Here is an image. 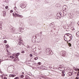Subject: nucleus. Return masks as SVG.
<instances>
[{
	"label": "nucleus",
	"mask_w": 79,
	"mask_h": 79,
	"mask_svg": "<svg viewBox=\"0 0 79 79\" xmlns=\"http://www.w3.org/2000/svg\"><path fill=\"white\" fill-rule=\"evenodd\" d=\"M49 26L50 27H53V24H52V23H51L49 25Z\"/></svg>",
	"instance_id": "nucleus-10"
},
{
	"label": "nucleus",
	"mask_w": 79,
	"mask_h": 79,
	"mask_svg": "<svg viewBox=\"0 0 79 79\" xmlns=\"http://www.w3.org/2000/svg\"><path fill=\"white\" fill-rule=\"evenodd\" d=\"M64 40H65V41H66V42H68V40L67 41V40H65V38H64Z\"/></svg>",
	"instance_id": "nucleus-38"
},
{
	"label": "nucleus",
	"mask_w": 79,
	"mask_h": 79,
	"mask_svg": "<svg viewBox=\"0 0 79 79\" xmlns=\"http://www.w3.org/2000/svg\"><path fill=\"white\" fill-rule=\"evenodd\" d=\"M8 6H6L5 7L6 9H8Z\"/></svg>",
	"instance_id": "nucleus-31"
},
{
	"label": "nucleus",
	"mask_w": 79,
	"mask_h": 79,
	"mask_svg": "<svg viewBox=\"0 0 79 79\" xmlns=\"http://www.w3.org/2000/svg\"><path fill=\"white\" fill-rule=\"evenodd\" d=\"M49 53L50 55H53V52H49Z\"/></svg>",
	"instance_id": "nucleus-16"
},
{
	"label": "nucleus",
	"mask_w": 79,
	"mask_h": 79,
	"mask_svg": "<svg viewBox=\"0 0 79 79\" xmlns=\"http://www.w3.org/2000/svg\"><path fill=\"white\" fill-rule=\"evenodd\" d=\"M79 23H77V24H78V25L79 24Z\"/></svg>",
	"instance_id": "nucleus-53"
},
{
	"label": "nucleus",
	"mask_w": 79,
	"mask_h": 79,
	"mask_svg": "<svg viewBox=\"0 0 79 79\" xmlns=\"http://www.w3.org/2000/svg\"><path fill=\"white\" fill-rule=\"evenodd\" d=\"M3 16H4V17H5V16H6V12L5 11H3Z\"/></svg>",
	"instance_id": "nucleus-8"
},
{
	"label": "nucleus",
	"mask_w": 79,
	"mask_h": 79,
	"mask_svg": "<svg viewBox=\"0 0 79 79\" xmlns=\"http://www.w3.org/2000/svg\"><path fill=\"white\" fill-rule=\"evenodd\" d=\"M18 79V77H15L14 79Z\"/></svg>",
	"instance_id": "nucleus-39"
},
{
	"label": "nucleus",
	"mask_w": 79,
	"mask_h": 79,
	"mask_svg": "<svg viewBox=\"0 0 79 79\" xmlns=\"http://www.w3.org/2000/svg\"><path fill=\"white\" fill-rule=\"evenodd\" d=\"M77 70H78V71H79V69H77Z\"/></svg>",
	"instance_id": "nucleus-50"
},
{
	"label": "nucleus",
	"mask_w": 79,
	"mask_h": 79,
	"mask_svg": "<svg viewBox=\"0 0 79 79\" xmlns=\"http://www.w3.org/2000/svg\"><path fill=\"white\" fill-rule=\"evenodd\" d=\"M77 76H79V74L78 73H77Z\"/></svg>",
	"instance_id": "nucleus-42"
},
{
	"label": "nucleus",
	"mask_w": 79,
	"mask_h": 79,
	"mask_svg": "<svg viewBox=\"0 0 79 79\" xmlns=\"http://www.w3.org/2000/svg\"><path fill=\"white\" fill-rule=\"evenodd\" d=\"M24 51H23L22 52V53H24Z\"/></svg>",
	"instance_id": "nucleus-34"
},
{
	"label": "nucleus",
	"mask_w": 79,
	"mask_h": 79,
	"mask_svg": "<svg viewBox=\"0 0 79 79\" xmlns=\"http://www.w3.org/2000/svg\"><path fill=\"white\" fill-rule=\"evenodd\" d=\"M71 40H69V41H71Z\"/></svg>",
	"instance_id": "nucleus-52"
},
{
	"label": "nucleus",
	"mask_w": 79,
	"mask_h": 79,
	"mask_svg": "<svg viewBox=\"0 0 79 79\" xmlns=\"http://www.w3.org/2000/svg\"><path fill=\"white\" fill-rule=\"evenodd\" d=\"M15 58H16L17 60V59H18V57L16 56L15 57Z\"/></svg>",
	"instance_id": "nucleus-33"
},
{
	"label": "nucleus",
	"mask_w": 79,
	"mask_h": 79,
	"mask_svg": "<svg viewBox=\"0 0 79 79\" xmlns=\"http://www.w3.org/2000/svg\"><path fill=\"white\" fill-rule=\"evenodd\" d=\"M62 73H64V71H62Z\"/></svg>",
	"instance_id": "nucleus-47"
},
{
	"label": "nucleus",
	"mask_w": 79,
	"mask_h": 79,
	"mask_svg": "<svg viewBox=\"0 0 79 79\" xmlns=\"http://www.w3.org/2000/svg\"><path fill=\"white\" fill-rule=\"evenodd\" d=\"M76 79H79V77H76Z\"/></svg>",
	"instance_id": "nucleus-44"
},
{
	"label": "nucleus",
	"mask_w": 79,
	"mask_h": 79,
	"mask_svg": "<svg viewBox=\"0 0 79 79\" xmlns=\"http://www.w3.org/2000/svg\"><path fill=\"white\" fill-rule=\"evenodd\" d=\"M70 23H71V24H72V21H70Z\"/></svg>",
	"instance_id": "nucleus-46"
},
{
	"label": "nucleus",
	"mask_w": 79,
	"mask_h": 79,
	"mask_svg": "<svg viewBox=\"0 0 79 79\" xmlns=\"http://www.w3.org/2000/svg\"><path fill=\"white\" fill-rule=\"evenodd\" d=\"M20 6L22 8H24L26 6V4H21L20 5Z\"/></svg>",
	"instance_id": "nucleus-5"
},
{
	"label": "nucleus",
	"mask_w": 79,
	"mask_h": 79,
	"mask_svg": "<svg viewBox=\"0 0 79 79\" xmlns=\"http://www.w3.org/2000/svg\"><path fill=\"white\" fill-rule=\"evenodd\" d=\"M36 39H37V38H35V37H33L31 40L32 43H34L36 42Z\"/></svg>",
	"instance_id": "nucleus-2"
},
{
	"label": "nucleus",
	"mask_w": 79,
	"mask_h": 79,
	"mask_svg": "<svg viewBox=\"0 0 79 79\" xmlns=\"http://www.w3.org/2000/svg\"><path fill=\"white\" fill-rule=\"evenodd\" d=\"M39 37L40 38H38L37 39L36 38V42H40L41 41V38H40V36H39Z\"/></svg>",
	"instance_id": "nucleus-3"
},
{
	"label": "nucleus",
	"mask_w": 79,
	"mask_h": 79,
	"mask_svg": "<svg viewBox=\"0 0 79 79\" xmlns=\"http://www.w3.org/2000/svg\"><path fill=\"white\" fill-rule=\"evenodd\" d=\"M72 19H71V21H72Z\"/></svg>",
	"instance_id": "nucleus-62"
},
{
	"label": "nucleus",
	"mask_w": 79,
	"mask_h": 79,
	"mask_svg": "<svg viewBox=\"0 0 79 79\" xmlns=\"http://www.w3.org/2000/svg\"><path fill=\"white\" fill-rule=\"evenodd\" d=\"M13 10H11L10 11V13H13Z\"/></svg>",
	"instance_id": "nucleus-26"
},
{
	"label": "nucleus",
	"mask_w": 79,
	"mask_h": 79,
	"mask_svg": "<svg viewBox=\"0 0 79 79\" xmlns=\"http://www.w3.org/2000/svg\"><path fill=\"white\" fill-rule=\"evenodd\" d=\"M40 33L41 34H42V32H40Z\"/></svg>",
	"instance_id": "nucleus-43"
},
{
	"label": "nucleus",
	"mask_w": 79,
	"mask_h": 79,
	"mask_svg": "<svg viewBox=\"0 0 79 79\" xmlns=\"http://www.w3.org/2000/svg\"><path fill=\"white\" fill-rule=\"evenodd\" d=\"M67 1H68V0H67Z\"/></svg>",
	"instance_id": "nucleus-58"
},
{
	"label": "nucleus",
	"mask_w": 79,
	"mask_h": 79,
	"mask_svg": "<svg viewBox=\"0 0 79 79\" xmlns=\"http://www.w3.org/2000/svg\"><path fill=\"white\" fill-rule=\"evenodd\" d=\"M6 46L7 47V48L8 47H9V46L8 45H6Z\"/></svg>",
	"instance_id": "nucleus-45"
},
{
	"label": "nucleus",
	"mask_w": 79,
	"mask_h": 79,
	"mask_svg": "<svg viewBox=\"0 0 79 79\" xmlns=\"http://www.w3.org/2000/svg\"><path fill=\"white\" fill-rule=\"evenodd\" d=\"M15 61V60H14V61Z\"/></svg>",
	"instance_id": "nucleus-61"
},
{
	"label": "nucleus",
	"mask_w": 79,
	"mask_h": 79,
	"mask_svg": "<svg viewBox=\"0 0 79 79\" xmlns=\"http://www.w3.org/2000/svg\"><path fill=\"white\" fill-rule=\"evenodd\" d=\"M15 16H17V17H19V18H23V16L21 15H20L19 12H17L16 11V12H15Z\"/></svg>",
	"instance_id": "nucleus-1"
},
{
	"label": "nucleus",
	"mask_w": 79,
	"mask_h": 79,
	"mask_svg": "<svg viewBox=\"0 0 79 79\" xmlns=\"http://www.w3.org/2000/svg\"><path fill=\"white\" fill-rule=\"evenodd\" d=\"M66 31L67 32H68V31H69V28H66Z\"/></svg>",
	"instance_id": "nucleus-24"
},
{
	"label": "nucleus",
	"mask_w": 79,
	"mask_h": 79,
	"mask_svg": "<svg viewBox=\"0 0 79 79\" xmlns=\"http://www.w3.org/2000/svg\"><path fill=\"white\" fill-rule=\"evenodd\" d=\"M3 39H5V38H3Z\"/></svg>",
	"instance_id": "nucleus-55"
},
{
	"label": "nucleus",
	"mask_w": 79,
	"mask_h": 79,
	"mask_svg": "<svg viewBox=\"0 0 79 79\" xmlns=\"http://www.w3.org/2000/svg\"><path fill=\"white\" fill-rule=\"evenodd\" d=\"M62 75L63 76H65V74H64V73H63L62 74Z\"/></svg>",
	"instance_id": "nucleus-35"
},
{
	"label": "nucleus",
	"mask_w": 79,
	"mask_h": 79,
	"mask_svg": "<svg viewBox=\"0 0 79 79\" xmlns=\"http://www.w3.org/2000/svg\"><path fill=\"white\" fill-rule=\"evenodd\" d=\"M14 10H16V9H17L16 7L15 6V7L14 8Z\"/></svg>",
	"instance_id": "nucleus-37"
},
{
	"label": "nucleus",
	"mask_w": 79,
	"mask_h": 79,
	"mask_svg": "<svg viewBox=\"0 0 79 79\" xmlns=\"http://www.w3.org/2000/svg\"><path fill=\"white\" fill-rule=\"evenodd\" d=\"M16 56H19V53H18L17 54H16Z\"/></svg>",
	"instance_id": "nucleus-29"
},
{
	"label": "nucleus",
	"mask_w": 79,
	"mask_h": 79,
	"mask_svg": "<svg viewBox=\"0 0 79 79\" xmlns=\"http://www.w3.org/2000/svg\"><path fill=\"white\" fill-rule=\"evenodd\" d=\"M7 42V41H6V40H4V44H6Z\"/></svg>",
	"instance_id": "nucleus-19"
},
{
	"label": "nucleus",
	"mask_w": 79,
	"mask_h": 79,
	"mask_svg": "<svg viewBox=\"0 0 79 79\" xmlns=\"http://www.w3.org/2000/svg\"><path fill=\"white\" fill-rule=\"evenodd\" d=\"M62 54L63 55H65L66 54V52L65 51H64Z\"/></svg>",
	"instance_id": "nucleus-13"
},
{
	"label": "nucleus",
	"mask_w": 79,
	"mask_h": 79,
	"mask_svg": "<svg viewBox=\"0 0 79 79\" xmlns=\"http://www.w3.org/2000/svg\"><path fill=\"white\" fill-rule=\"evenodd\" d=\"M10 58H11L13 59V58H14V57H13V56H10Z\"/></svg>",
	"instance_id": "nucleus-32"
},
{
	"label": "nucleus",
	"mask_w": 79,
	"mask_h": 79,
	"mask_svg": "<svg viewBox=\"0 0 79 79\" xmlns=\"http://www.w3.org/2000/svg\"><path fill=\"white\" fill-rule=\"evenodd\" d=\"M63 10H64V11H66V7H63Z\"/></svg>",
	"instance_id": "nucleus-14"
},
{
	"label": "nucleus",
	"mask_w": 79,
	"mask_h": 79,
	"mask_svg": "<svg viewBox=\"0 0 79 79\" xmlns=\"http://www.w3.org/2000/svg\"><path fill=\"white\" fill-rule=\"evenodd\" d=\"M2 24H3V22H0V26H1V25H2Z\"/></svg>",
	"instance_id": "nucleus-23"
},
{
	"label": "nucleus",
	"mask_w": 79,
	"mask_h": 79,
	"mask_svg": "<svg viewBox=\"0 0 79 79\" xmlns=\"http://www.w3.org/2000/svg\"><path fill=\"white\" fill-rule=\"evenodd\" d=\"M22 74H24V72H22Z\"/></svg>",
	"instance_id": "nucleus-48"
},
{
	"label": "nucleus",
	"mask_w": 79,
	"mask_h": 79,
	"mask_svg": "<svg viewBox=\"0 0 79 79\" xmlns=\"http://www.w3.org/2000/svg\"><path fill=\"white\" fill-rule=\"evenodd\" d=\"M38 57H35V58H34V60H38Z\"/></svg>",
	"instance_id": "nucleus-20"
},
{
	"label": "nucleus",
	"mask_w": 79,
	"mask_h": 79,
	"mask_svg": "<svg viewBox=\"0 0 79 79\" xmlns=\"http://www.w3.org/2000/svg\"><path fill=\"white\" fill-rule=\"evenodd\" d=\"M26 79H30V78L29 77V76H26Z\"/></svg>",
	"instance_id": "nucleus-17"
},
{
	"label": "nucleus",
	"mask_w": 79,
	"mask_h": 79,
	"mask_svg": "<svg viewBox=\"0 0 79 79\" xmlns=\"http://www.w3.org/2000/svg\"><path fill=\"white\" fill-rule=\"evenodd\" d=\"M40 52H39V53H40Z\"/></svg>",
	"instance_id": "nucleus-57"
},
{
	"label": "nucleus",
	"mask_w": 79,
	"mask_h": 79,
	"mask_svg": "<svg viewBox=\"0 0 79 79\" xmlns=\"http://www.w3.org/2000/svg\"><path fill=\"white\" fill-rule=\"evenodd\" d=\"M27 48L28 49H29L30 48H31V47H30V46H29L28 45H27Z\"/></svg>",
	"instance_id": "nucleus-15"
},
{
	"label": "nucleus",
	"mask_w": 79,
	"mask_h": 79,
	"mask_svg": "<svg viewBox=\"0 0 79 79\" xmlns=\"http://www.w3.org/2000/svg\"><path fill=\"white\" fill-rule=\"evenodd\" d=\"M13 15L14 16H15V17H16V15H15V14H14V13H13Z\"/></svg>",
	"instance_id": "nucleus-36"
},
{
	"label": "nucleus",
	"mask_w": 79,
	"mask_h": 79,
	"mask_svg": "<svg viewBox=\"0 0 79 79\" xmlns=\"http://www.w3.org/2000/svg\"><path fill=\"white\" fill-rule=\"evenodd\" d=\"M38 64H40H40H42V63H41L39 62H38Z\"/></svg>",
	"instance_id": "nucleus-28"
},
{
	"label": "nucleus",
	"mask_w": 79,
	"mask_h": 79,
	"mask_svg": "<svg viewBox=\"0 0 79 79\" xmlns=\"http://www.w3.org/2000/svg\"><path fill=\"white\" fill-rule=\"evenodd\" d=\"M1 62V61H0V62Z\"/></svg>",
	"instance_id": "nucleus-59"
},
{
	"label": "nucleus",
	"mask_w": 79,
	"mask_h": 79,
	"mask_svg": "<svg viewBox=\"0 0 79 79\" xmlns=\"http://www.w3.org/2000/svg\"><path fill=\"white\" fill-rule=\"evenodd\" d=\"M78 74H79V72H78Z\"/></svg>",
	"instance_id": "nucleus-60"
},
{
	"label": "nucleus",
	"mask_w": 79,
	"mask_h": 79,
	"mask_svg": "<svg viewBox=\"0 0 79 79\" xmlns=\"http://www.w3.org/2000/svg\"><path fill=\"white\" fill-rule=\"evenodd\" d=\"M20 78H23V77H24V75H21L20 76Z\"/></svg>",
	"instance_id": "nucleus-18"
},
{
	"label": "nucleus",
	"mask_w": 79,
	"mask_h": 79,
	"mask_svg": "<svg viewBox=\"0 0 79 79\" xmlns=\"http://www.w3.org/2000/svg\"><path fill=\"white\" fill-rule=\"evenodd\" d=\"M69 47H71V44L70 43H69Z\"/></svg>",
	"instance_id": "nucleus-25"
},
{
	"label": "nucleus",
	"mask_w": 79,
	"mask_h": 79,
	"mask_svg": "<svg viewBox=\"0 0 79 79\" xmlns=\"http://www.w3.org/2000/svg\"><path fill=\"white\" fill-rule=\"evenodd\" d=\"M51 24H53V23H52Z\"/></svg>",
	"instance_id": "nucleus-56"
},
{
	"label": "nucleus",
	"mask_w": 79,
	"mask_h": 79,
	"mask_svg": "<svg viewBox=\"0 0 79 79\" xmlns=\"http://www.w3.org/2000/svg\"><path fill=\"white\" fill-rule=\"evenodd\" d=\"M15 76V75H9V77H12Z\"/></svg>",
	"instance_id": "nucleus-9"
},
{
	"label": "nucleus",
	"mask_w": 79,
	"mask_h": 79,
	"mask_svg": "<svg viewBox=\"0 0 79 79\" xmlns=\"http://www.w3.org/2000/svg\"><path fill=\"white\" fill-rule=\"evenodd\" d=\"M69 34H68V33L66 34V35H67V36H69Z\"/></svg>",
	"instance_id": "nucleus-40"
},
{
	"label": "nucleus",
	"mask_w": 79,
	"mask_h": 79,
	"mask_svg": "<svg viewBox=\"0 0 79 79\" xmlns=\"http://www.w3.org/2000/svg\"><path fill=\"white\" fill-rule=\"evenodd\" d=\"M78 25H79V24H78Z\"/></svg>",
	"instance_id": "nucleus-63"
},
{
	"label": "nucleus",
	"mask_w": 79,
	"mask_h": 79,
	"mask_svg": "<svg viewBox=\"0 0 79 79\" xmlns=\"http://www.w3.org/2000/svg\"><path fill=\"white\" fill-rule=\"evenodd\" d=\"M70 39H71V40H72V39H73V37H71V36H70Z\"/></svg>",
	"instance_id": "nucleus-27"
},
{
	"label": "nucleus",
	"mask_w": 79,
	"mask_h": 79,
	"mask_svg": "<svg viewBox=\"0 0 79 79\" xmlns=\"http://www.w3.org/2000/svg\"><path fill=\"white\" fill-rule=\"evenodd\" d=\"M49 68H52V67H49Z\"/></svg>",
	"instance_id": "nucleus-51"
},
{
	"label": "nucleus",
	"mask_w": 79,
	"mask_h": 79,
	"mask_svg": "<svg viewBox=\"0 0 79 79\" xmlns=\"http://www.w3.org/2000/svg\"><path fill=\"white\" fill-rule=\"evenodd\" d=\"M0 29H2V27H0Z\"/></svg>",
	"instance_id": "nucleus-49"
},
{
	"label": "nucleus",
	"mask_w": 79,
	"mask_h": 79,
	"mask_svg": "<svg viewBox=\"0 0 79 79\" xmlns=\"http://www.w3.org/2000/svg\"><path fill=\"white\" fill-rule=\"evenodd\" d=\"M50 50L49 49H47L46 50V52H48V53H50Z\"/></svg>",
	"instance_id": "nucleus-11"
},
{
	"label": "nucleus",
	"mask_w": 79,
	"mask_h": 79,
	"mask_svg": "<svg viewBox=\"0 0 79 79\" xmlns=\"http://www.w3.org/2000/svg\"><path fill=\"white\" fill-rule=\"evenodd\" d=\"M77 35L78 36H79V31L77 32Z\"/></svg>",
	"instance_id": "nucleus-21"
},
{
	"label": "nucleus",
	"mask_w": 79,
	"mask_h": 79,
	"mask_svg": "<svg viewBox=\"0 0 79 79\" xmlns=\"http://www.w3.org/2000/svg\"><path fill=\"white\" fill-rule=\"evenodd\" d=\"M64 37H65V35H64Z\"/></svg>",
	"instance_id": "nucleus-54"
},
{
	"label": "nucleus",
	"mask_w": 79,
	"mask_h": 79,
	"mask_svg": "<svg viewBox=\"0 0 79 79\" xmlns=\"http://www.w3.org/2000/svg\"><path fill=\"white\" fill-rule=\"evenodd\" d=\"M22 40H19V44L20 45H21V44H22Z\"/></svg>",
	"instance_id": "nucleus-7"
},
{
	"label": "nucleus",
	"mask_w": 79,
	"mask_h": 79,
	"mask_svg": "<svg viewBox=\"0 0 79 79\" xmlns=\"http://www.w3.org/2000/svg\"><path fill=\"white\" fill-rule=\"evenodd\" d=\"M73 69H74V70H75V71H77V69H76V68H75V67H73Z\"/></svg>",
	"instance_id": "nucleus-22"
},
{
	"label": "nucleus",
	"mask_w": 79,
	"mask_h": 79,
	"mask_svg": "<svg viewBox=\"0 0 79 79\" xmlns=\"http://www.w3.org/2000/svg\"><path fill=\"white\" fill-rule=\"evenodd\" d=\"M10 28L11 30V31H12V32H15V29L13 28V27H11Z\"/></svg>",
	"instance_id": "nucleus-6"
},
{
	"label": "nucleus",
	"mask_w": 79,
	"mask_h": 79,
	"mask_svg": "<svg viewBox=\"0 0 79 79\" xmlns=\"http://www.w3.org/2000/svg\"><path fill=\"white\" fill-rule=\"evenodd\" d=\"M69 76H72L73 75V73L71 72H69Z\"/></svg>",
	"instance_id": "nucleus-12"
},
{
	"label": "nucleus",
	"mask_w": 79,
	"mask_h": 79,
	"mask_svg": "<svg viewBox=\"0 0 79 79\" xmlns=\"http://www.w3.org/2000/svg\"><path fill=\"white\" fill-rule=\"evenodd\" d=\"M18 31H19V32H23V31H24V28H21L19 27L18 29Z\"/></svg>",
	"instance_id": "nucleus-4"
},
{
	"label": "nucleus",
	"mask_w": 79,
	"mask_h": 79,
	"mask_svg": "<svg viewBox=\"0 0 79 79\" xmlns=\"http://www.w3.org/2000/svg\"><path fill=\"white\" fill-rule=\"evenodd\" d=\"M30 57H32V54H30Z\"/></svg>",
	"instance_id": "nucleus-30"
},
{
	"label": "nucleus",
	"mask_w": 79,
	"mask_h": 79,
	"mask_svg": "<svg viewBox=\"0 0 79 79\" xmlns=\"http://www.w3.org/2000/svg\"><path fill=\"white\" fill-rule=\"evenodd\" d=\"M4 79H7V78L6 77H4Z\"/></svg>",
	"instance_id": "nucleus-41"
}]
</instances>
